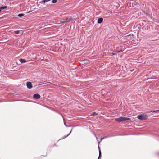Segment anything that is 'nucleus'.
<instances>
[{"instance_id": "ddd939ff", "label": "nucleus", "mask_w": 159, "mask_h": 159, "mask_svg": "<svg viewBox=\"0 0 159 159\" xmlns=\"http://www.w3.org/2000/svg\"><path fill=\"white\" fill-rule=\"evenodd\" d=\"M57 0H52V2L53 3H55L57 2Z\"/></svg>"}, {"instance_id": "9d476101", "label": "nucleus", "mask_w": 159, "mask_h": 159, "mask_svg": "<svg viewBox=\"0 0 159 159\" xmlns=\"http://www.w3.org/2000/svg\"><path fill=\"white\" fill-rule=\"evenodd\" d=\"M24 16V14H19L18 15V16H19V17H22V16Z\"/></svg>"}, {"instance_id": "20e7f679", "label": "nucleus", "mask_w": 159, "mask_h": 159, "mask_svg": "<svg viewBox=\"0 0 159 159\" xmlns=\"http://www.w3.org/2000/svg\"><path fill=\"white\" fill-rule=\"evenodd\" d=\"M40 95L38 94H35L33 95L34 98L36 99H38L40 98Z\"/></svg>"}, {"instance_id": "dca6fc26", "label": "nucleus", "mask_w": 159, "mask_h": 159, "mask_svg": "<svg viewBox=\"0 0 159 159\" xmlns=\"http://www.w3.org/2000/svg\"><path fill=\"white\" fill-rule=\"evenodd\" d=\"M122 50H121L120 51H117L116 52L117 53H119V52H122Z\"/></svg>"}, {"instance_id": "f8f14e48", "label": "nucleus", "mask_w": 159, "mask_h": 159, "mask_svg": "<svg viewBox=\"0 0 159 159\" xmlns=\"http://www.w3.org/2000/svg\"><path fill=\"white\" fill-rule=\"evenodd\" d=\"M92 115L93 116H95L97 115V113H96L95 112H94L93 113V114H92Z\"/></svg>"}, {"instance_id": "7ed1b4c3", "label": "nucleus", "mask_w": 159, "mask_h": 159, "mask_svg": "<svg viewBox=\"0 0 159 159\" xmlns=\"http://www.w3.org/2000/svg\"><path fill=\"white\" fill-rule=\"evenodd\" d=\"M26 85L27 87L29 89H31L32 87V86L31 84V83L30 82H27L26 84Z\"/></svg>"}, {"instance_id": "39448f33", "label": "nucleus", "mask_w": 159, "mask_h": 159, "mask_svg": "<svg viewBox=\"0 0 159 159\" xmlns=\"http://www.w3.org/2000/svg\"><path fill=\"white\" fill-rule=\"evenodd\" d=\"M103 20V19L102 18H99L98 20V23L99 24H100L102 22Z\"/></svg>"}, {"instance_id": "1a4fd4ad", "label": "nucleus", "mask_w": 159, "mask_h": 159, "mask_svg": "<svg viewBox=\"0 0 159 159\" xmlns=\"http://www.w3.org/2000/svg\"><path fill=\"white\" fill-rule=\"evenodd\" d=\"M20 32V31L17 30V31H14V33L17 34L19 33Z\"/></svg>"}, {"instance_id": "f3484780", "label": "nucleus", "mask_w": 159, "mask_h": 159, "mask_svg": "<svg viewBox=\"0 0 159 159\" xmlns=\"http://www.w3.org/2000/svg\"><path fill=\"white\" fill-rule=\"evenodd\" d=\"M111 54H112V55H115V53H110Z\"/></svg>"}, {"instance_id": "f03ea898", "label": "nucleus", "mask_w": 159, "mask_h": 159, "mask_svg": "<svg viewBox=\"0 0 159 159\" xmlns=\"http://www.w3.org/2000/svg\"><path fill=\"white\" fill-rule=\"evenodd\" d=\"M137 118L140 120H143L147 119V116L145 115H142L138 116Z\"/></svg>"}, {"instance_id": "4468645a", "label": "nucleus", "mask_w": 159, "mask_h": 159, "mask_svg": "<svg viewBox=\"0 0 159 159\" xmlns=\"http://www.w3.org/2000/svg\"><path fill=\"white\" fill-rule=\"evenodd\" d=\"M99 156L98 159H99V158H100V157L101 156V151L100 150H99Z\"/></svg>"}, {"instance_id": "9b49d317", "label": "nucleus", "mask_w": 159, "mask_h": 159, "mask_svg": "<svg viewBox=\"0 0 159 159\" xmlns=\"http://www.w3.org/2000/svg\"><path fill=\"white\" fill-rule=\"evenodd\" d=\"M7 7V6H4L1 7L0 8L1 9H3L5 8H6Z\"/></svg>"}, {"instance_id": "2eb2a0df", "label": "nucleus", "mask_w": 159, "mask_h": 159, "mask_svg": "<svg viewBox=\"0 0 159 159\" xmlns=\"http://www.w3.org/2000/svg\"><path fill=\"white\" fill-rule=\"evenodd\" d=\"M157 111H159V110H155V111H150V112H156Z\"/></svg>"}, {"instance_id": "6ab92c4d", "label": "nucleus", "mask_w": 159, "mask_h": 159, "mask_svg": "<svg viewBox=\"0 0 159 159\" xmlns=\"http://www.w3.org/2000/svg\"><path fill=\"white\" fill-rule=\"evenodd\" d=\"M70 134V133L68 134V135H67V136H68V135H69V134Z\"/></svg>"}, {"instance_id": "423d86ee", "label": "nucleus", "mask_w": 159, "mask_h": 159, "mask_svg": "<svg viewBox=\"0 0 159 159\" xmlns=\"http://www.w3.org/2000/svg\"><path fill=\"white\" fill-rule=\"evenodd\" d=\"M19 61L21 63H24L26 62V61L25 59H19Z\"/></svg>"}, {"instance_id": "a211bd4d", "label": "nucleus", "mask_w": 159, "mask_h": 159, "mask_svg": "<svg viewBox=\"0 0 159 159\" xmlns=\"http://www.w3.org/2000/svg\"><path fill=\"white\" fill-rule=\"evenodd\" d=\"M1 8H0V11H1Z\"/></svg>"}, {"instance_id": "f257e3e1", "label": "nucleus", "mask_w": 159, "mask_h": 159, "mask_svg": "<svg viewBox=\"0 0 159 159\" xmlns=\"http://www.w3.org/2000/svg\"><path fill=\"white\" fill-rule=\"evenodd\" d=\"M130 120V118L123 117H121L115 119V120L118 122H121L125 121L127 120Z\"/></svg>"}, {"instance_id": "6e6552de", "label": "nucleus", "mask_w": 159, "mask_h": 159, "mask_svg": "<svg viewBox=\"0 0 159 159\" xmlns=\"http://www.w3.org/2000/svg\"><path fill=\"white\" fill-rule=\"evenodd\" d=\"M50 0H43L41 1L40 2V3H41V4H42L43 3H45L48 1H50Z\"/></svg>"}, {"instance_id": "0eeeda50", "label": "nucleus", "mask_w": 159, "mask_h": 159, "mask_svg": "<svg viewBox=\"0 0 159 159\" xmlns=\"http://www.w3.org/2000/svg\"><path fill=\"white\" fill-rule=\"evenodd\" d=\"M69 20L68 19L65 20H61L60 22L61 23H65L68 21Z\"/></svg>"}]
</instances>
